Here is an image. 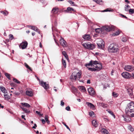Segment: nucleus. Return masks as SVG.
<instances>
[{
  "label": "nucleus",
  "instance_id": "nucleus-60",
  "mask_svg": "<svg viewBox=\"0 0 134 134\" xmlns=\"http://www.w3.org/2000/svg\"><path fill=\"white\" fill-rule=\"evenodd\" d=\"M87 82V83L90 84L91 83L90 80H88Z\"/></svg>",
  "mask_w": 134,
  "mask_h": 134
},
{
  "label": "nucleus",
  "instance_id": "nucleus-18",
  "mask_svg": "<svg viewBox=\"0 0 134 134\" xmlns=\"http://www.w3.org/2000/svg\"><path fill=\"white\" fill-rule=\"evenodd\" d=\"M58 11V8L55 7L53 8L52 9L51 12L52 13L55 14L57 13Z\"/></svg>",
  "mask_w": 134,
  "mask_h": 134
},
{
  "label": "nucleus",
  "instance_id": "nucleus-1",
  "mask_svg": "<svg viewBox=\"0 0 134 134\" xmlns=\"http://www.w3.org/2000/svg\"><path fill=\"white\" fill-rule=\"evenodd\" d=\"M125 111L126 114L129 116L134 117V102H131L127 104Z\"/></svg>",
  "mask_w": 134,
  "mask_h": 134
},
{
  "label": "nucleus",
  "instance_id": "nucleus-11",
  "mask_svg": "<svg viewBox=\"0 0 134 134\" xmlns=\"http://www.w3.org/2000/svg\"><path fill=\"white\" fill-rule=\"evenodd\" d=\"M60 43L61 45L64 47H66L67 43L65 41L64 38H61L59 40Z\"/></svg>",
  "mask_w": 134,
  "mask_h": 134
},
{
  "label": "nucleus",
  "instance_id": "nucleus-2",
  "mask_svg": "<svg viewBox=\"0 0 134 134\" xmlns=\"http://www.w3.org/2000/svg\"><path fill=\"white\" fill-rule=\"evenodd\" d=\"M116 27L112 25L108 26L106 25L102 27L101 29L98 28L95 29V31L96 32L98 33H100V31H105L107 32L110 31H114L116 29Z\"/></svg>",
  "mask_w": 134,
  "mask_h": 134
},
{
  "label": "nucleus",
  "instance_id": "nucleus-45",
  "mask_svg": "<svg viewBox=\"0 0 134 134\" xmlns=\"http://www.w3.org/2000/svg\"><path fill=\"white\" fill-rule=\"evenodd\" d=\"M120 34L119 31H117L115 33H114L113 34V35L115 36V35H119Z\"/></svg>",
  "mask_w": 134,
  "mask_h": 134
},
{
  "label": "nucleus",
  "instance_id": "nucleus-17",
  "mask_svg": "<svg viewBox=\"0 0 134 134\" xmlns=\"http://www.w3.org/2000/svg\"><path fill=\"white\" fill-rule=\"evenodd\" d=\"M92 124L95 127H97L98 125L97 121L95 120H93L92 121Z\"/></svg>",
  "mask_w": 134,
  "mask_h": 134
},
{
  "label": "nucleus",
  "instance_id": "nucleus-53",
  "mask_svg": "<svg viewBox=\"0 0 134 134\" xmlns=\"http://www.w3.org/2000/svg\"><path fill=\"white\" fill-rule=\"evenodd\" d=\"M64 103L63 102V100H61V105L63 106L64 105Z\"/></svg>",
  "mask_w": 134,
  "mask_h": 134
},
{
  "label": "nucleus",
  "instance_id": "nucleus-42",
  "mask_svg": "<svg viewBox=\"0 0 134 134\" xmlns=\"http://www.w3.org/2000/svg\"><path fill=\"white\" fill-rule=\"evenodd\" d=\"M112 95L113 96L115 97H117L118 96V94L114 92H113Z\"/></svg>",
  "mask_w": 134,
  "mask_h": 134
},
{
  "label": "nucleus",
  "instance_id": "nucleus-40",
  "mask_svg": "<svg viewBox=\"0 0 134 134\" xmlns=\"http://www.w3.org/2000/svg\"><path fill=\"white\" fill-rule=\"evenodd\" d=\"M5 76L8 78L10 80V75L8 73H6L5 74Z\"/></svg>",
  "mask_w": 134,
  "mask_h": 134
},
{
  "label": "nucleus",
  "instance_id": "nucleus-35",
  "mask_svg": "<svg viewBox=\"0 0 134 134\" xmlns=\"http://www.w3.org/2000/svg\"><path fill=\"white\" fill-rule=\"evenodd\" d=\"M1 12V13L3 14L4 16H7L8 14V12L7 11L5 12L2 11Z\"/></svg>",
  "mask_w": 134,
  "mask_h": 134
},
{
  "label": "nucleus",
  "instance_id": "nucleus-33",
  "mask_svg": "<svg viewBox=\"0 0 134 134\" xmlns=\"http://www.w3.org/2000/svg\"><path fill=\"white\" fill-rule=\"evenodd\" d=\"M128 129L131 131L132 132L133 131V129L131 125H129L127 127Z\"/></svg>",
  "mask_w": 134,
  "mask_h": 134
},
{
  "label": "nucleus",
  "instance_id": "nucleus-4",
  "mask_svg": "<svg viewBox=\"0 0 134 134\" xmlns=\"http://www.w3.org/2000/svg\"><path fill=\"white\" fill-rule=\"evenodd\" d=\"M81 74L80 71L76 73L73 72L70 77V79L72 80L73 81H75L76 79L79 80L81 78Z\"/></svg>",
  "mask_w": 134,
  "mask_h": 134
},
{
  "label": "nucleus",
  "instance_id": "nucleus-31",
  "mask_svg": "<svg viewBox=\"0 0 134 134\" xmlns=\"http://www.w3.org/2000/svg\"><path fill=\"white\" fill-rule=\"evenodd\" d=\"M123 118H124V120H125V121L127 122H129L131 120L130 118H128V117H124L123 116Z\"/></svg>",
  "mask_w": 134,
  "mask_h": 134
},
{
  "label": "nucleus",
  "instance_id": "nucleus-28",
  "mask_svg": "<svg viewBox=\"0 0 134 134\" xmlns=\"http://www.w3.org/2000/svg\"><path fill=\"white\" fill-rule=\"evenodd\" d=\"M65 11L66 12H68L69 11H73L74 12L75 11V10L74 9H73L72 8L70 7H68L67 8V9Z\"/></svg>",
  "mask_w": 134,
  "mask_h": 134
},
{
  "label": "nucleus",
  "instance_id": "nucleus-29",
  "mask_svg": "<svg viewBox=\"0 0 134 134\" xmlns=\"http://www.w3.org/2000/svg\"><path fill=\"white\" fill-rule=\"evenodd\" d=\"M130 8V7L128 5H126L125 7V10L127 12L129 11Z\"/></svg>",
  "mask_w": 134,
  "mask_h": 134
},
{
  "label": "nucleus",
  "instance_id": "nucleus-3",
  "mask_svg": "<svg viewBox=\"0 0 134 134\" xmlns=\"http://www.w3.org/2000/svg\"><path fill=\"white\" fill-rule=\"evenodd\" d=\"M108 50L109 52L111 53L116 52L119 50L117 46L114 43L110 44L108 47Z\"/></svg>",
  "mask_w": 134,
  "mask_h": 134
},
{
  "label": "nucleus",
  "instance_id": "nucleus-58",
  "mask_svg": "<svg viewBox=\"0 0 134 134\" xmlns=\"http://www.w3.org/2000/svg\"><path fill=\"white\" fill-rule=\"evenodd\" d=\"M34 126H33L32 128L33 129H35L36 128V127H37V125H36V124H34Z\"/></svg>",
  "mask_w": 134,
  "mask_h": 134
},
{
  "label": "nucleus",
  "instance_id": "nucleus-46",
  "mask_svg": "<svg viewBox=\"0 0 134 134\" xmlns=\"http://www.w3.org/2000/svg\"><path fill=\"white\" fill-rule=\"evenodd\" d=\"M94 114V113L92 111L90 112L89 113V115L91 116H92Z\"/></svg>",
  "mask_w": 134,
  "mask_h": 134
},
{
  "label": "nucleus",
  "instance_id": "nucleus-20",
  "mask_svg": "<svg viewBox=\"0 0 134 134\" xmlns=\"http://www.w3.org/2000/svg\"><path fill=\"white\" fill-rule=\"evenodd\" d=\"M26 95L29 96H32L33 95L32 92L31 91L27 90L26 91Z\"/></svg>",
  "mask_w": 134,
  "mask_h": 134
},
{
  "label": "nucleus",
  "instance_id": "nucleus-16",
  "mask_svg": "<svg viewBox=\"0 0 134 134\" xmlns=\"http://www.w3.org/2000/svg\"><path fill=\"white\" fill-rule=\"evenodd\" d=\"M78 88L81 91L84 92L86 91V89L85 87L82 86H81L78 87Z\"/></svg>",
  "mask_w": 134,
  "mask_h": 134
},
{
  "label": "nucleus",
  "instance_id": "nucleus-26",
  "mask_svg": "<svg viewBox=\"0 0 134 134\" xmlns=\"http://www.w3.org/2000/svg\"><path fill=\"white\" fill-rule=\"evenodd\" d=\"M0 89L2 92L4 93H6L7 92V91L4 87H0Z\"/></svg>",
  "mask_w": 134,
  "mask_h": 134
},
{
  "label": "nucleus",
  "instance_id": "nucleus-51",
  "mask_svg": "<svg viewBox=\"0 0 134 134\" xmlns=\"http://www.w3.org/2000/svg\"><path fill=\"white\" fill-rule=\"evenodd\" d=\"M65 109L67 111H69L70 109V108L69 106H68L65 108Z\"/></svg>",
  "mask_w": 134,
  "mask_h": 134
},
{
  "label": "nucleus",
  "instance_id": "nucleus-44",
  "mask_svg": "<svg viewBox=\"0 0 134 134\" xmlns=\"http://www.w3.org/2000/svg\"><path fill=\"white\" fill-rule=\"evenodd\" d=\"M9 36V39L10 40H13V36L12 35L10 34Z\"/></svg>",
  "mask_w": 134,
  "mask_h": 134
},
{
  "label": "nucleus",
  "instance_id": "nucleus-39",
  "mask_svg": "<svg viewBox=\"0 0 134 134\" xmlns=\"http://www.w3.org/2000/svg\"><path fill=\"white\" fill-rule=\"evenodd\" d=\"M107 111H108V112L110 114H111L113 116L114 118H115V116L114 115V114L110 110H109V109L107 110Z\"/></svg>",
  "mask_w": 134,
  "mask_h": 134
},
{
  "label": "nucleus",
  "instance_id": "nucleus-24",
  "mask_svg": "<svg viewBox=\"0 0 134 134\" xmlns=\"http://www.w3.org/2000/svg\"><path fill=\"white\" fill-rule=\"evenodd\" d=\"M21 104L22 105H24L26 107L29 108L30 107V105L29 104L27 103H21Z\"/></svg>",
  "mask_w": 134,
  "mask_h": 134
},
{
  "label": "nucleus",
  "instance_id": "nucleus-55",
  "mask_svg": "<svg viewBox=\"0 0 134 134\" xmlns=\"http://www.w3.org/2000/svg\"><path fill=\"white\" fill-rule=\"evenodd\" d=\"M115 70H112L111 73V75H113V73L114 72Z\"/></svg>",
  "mask_w": 134,
  "mask_h": 134
},
{
  "label": "nucleus",
  "instance_id": "nucleus-61",
  "mask_svg": "<svg viewBox=\"0 0 134 134\" xmlns=\"http://www.w3.org/2000/svg\"><path fill=\"white\" fill-rule=\"evenodd\" d=\"M122 40V41L123 42H126V40L124 38H123Z\"/></svg>",
  "mask_w": 134,
  "mask_h": 134
},
{
  "label": "nucleus",
  "instance_id": "nucleus-50",
  "mask_svg": "<svg viewBox=\"0 0 134 134\" xmlns=\"http://www.w3.org/2000/svg\"><path fill=\"white\" fill-rule=\"evenodd\" d=\"M23 110L26 113H28L29 111H28L27 110V109L26 108H22Z\"/></svg>",
  "mask_w": 134,
  "mask_h": 134
},
{
  "label": "nucleus",
  "instance_id": "nucleus-14",
  "mask_svg": "<svg viewBox=\"0 0 134 134\" xmlns=\"http://www.w3.org/2000/svg\"><path fill=\"white\" fill-rule=\"evenodd\" d=\"M88 91L89 94L91 96L94 95L95 92L94 89L92 87H90L88 89Z\"/></svg>",
  "mask_w": 134,
  "mask_h": 134
},
{
  "label": "nucleus",
  "instance_id": "nucleus-62",
  "mask_svg": "<svg viewBox=\"0 0 134 134\" xmlns=\"http://www.w3.org/2000/svg\"><path fill=\"white\" fill-rule=\"evenodd\" d=\"M122 17H124L126 18H127L125 15L122 14H121V15Z\"/></svg>",
  "mask_w": 134,
  "mask_h": 134
},
{
  "label": "nucleus",
  "instance_id": "nucleus-27",
  "mask_svg": "<svg viewBox=\"0 0 134 134\" xmlns=\"http://www.w3.org/2000/svg\"><path fill=\"white\" fill-rule=\"evenodd\" d=\"M48 118L49 117H48L47 115H46L44 117V119L45 121L48 124H49L50 121L48 120Z\"/></svg>",
  "mask_w": 134,
  "mask_h": 134
},
{
  "label": "nucleus",
  "instance_id": "nucleus-34",
  "mask_svg": "<svg viewBox=\"0 0 134 134\" xmlns=\"http://www.w3.org/2000/svg\"><path fill=\"white\" fill-rule=\"evenodd\" d=\"M62 63L64 67L66 68V63L65 60L63 59H62Z\"/></svg>",
  "mask_w": 134,
  "mask_h": 134
},
{
  "label": "nucleus",
  "instance_id": "nucleus-22",
  "mask_svg": "<svg viewBox=\"0 0 134 134\" xmlns=\"http://www.w3.org/2000/svg\"><path fill=\"white\" fill-rule=\"evenodd\" d=\"M127 92L131 96L132 94V90L131 89L129 88L127 89Z\"/></svg>",
  "mask_w": 134,
  "mask_h": 134
},
{
  "label": "nucleus",
  "instance_id": "nucleus-32",
  "mask_svg": "<svg viewBox=\"0 0 134 134\" xmlns=\"http://www.w3.org/2000/svg\"><path fill=\"white\" fill-rule=\"evenodd\" d=\"M71 90L73 92V93L76 92L77 91L76 88L74 86L72 87L71 88Z\"/></svg>",
  "mask_w": 134,
  "mask_h": 134
},
{
  "label": "nucleus",
  "instance_id": "nucleus-56",
  "mask_svg": "<svg viewBox=\"0 0 134 134\" xmlns=\"http://www.w3.org/2000/svg\"><path fill=\"white\" fill-rule=\"evenodd\" d=\"M43 124H44L45 123V121L44 119H42L41 120Z\"/></svg>",
  "mask_w": 134,
  "mask_h": 134
},
{
  "label": "nucleus",
  "instance_id": "nucleus-38",
  "mask_svg": "<svg viewBox=\"0 0 134 134\" xmlns=\"http://www.w3.org/2000/svg\"><path fill=\"white\" fill-rule=\"evenodd\" d=\"M129 11L130 14H133L134 13V9H129Z\"/></svg>",
  "mask_w": 134,
  "mask_h": 134
},
{
  "label": "nucleus",
  "instance_id": "nucleus-7",
  "mask_svg": "<svg viewBox=\"0 0 134 134\" xmlns=\"http://www.w3.org/2000/svg\"><path fill=\"white\" fill-rule=\"evenodd\" d=\"M98 48L103 49L104 47V41L101 39H99L97 43Z\"/></svg>",
  "mask_w": 134,
  "mask_h": 134
},
{
  "label": "nucleus",
  "instance_id": "nucleus-30",
  "mask_svg": "<svg viewBox=\"0 0 134 134\" xmlns=\"http://www.w3.org/2000/svg\"><path fill=\"white\" fill-rule=\"evenodd\" d=\"M113 10L111 9L110 8H107L104 10H103L102 12H113Z\"/></svg>",
  "mask_w": 134,
  "mask_h": 134
},
{
  "label": "nucleus",
  "instance_id": "nucleus-5",
  "mask_svg": "<svg viewBox=\"0 0 134 134\" xmlns=\"http://www.w3.org/2000/svg\"><path fill=\"white\" fill-rule=\"evenodd\" d=\"M98 65H102L100 63H99V62L97 61H93L91 60L90 62L88 64H86V66L87 67V66H93L95 67H98Z\"/></svg>",
  "mask_w": 134,
  "mask_h": 134
},
{
  "label": "nucleus",
  "instance_id": "nucleus-64",
  "mask_svg": "<svg viewBox=\"0 0 134 134\" xmlns=\"http://www.w3.org/2000/svg\"><path fill=\"white\" fill-rule=\"evenodd\" d=\"M132 77L133 78H134V72H133V73H132Z\"/></svg>",
  "mask_w": 134,
  "mask_h": 134
},
{
  "label": "nucleus",
  "instance_id": "nucleus-23",
  "mask_svg": "<svg viewBox=\"0 0 134 134\" xmlns=\"http://www.w3.org/2000/svg\"><path fill=\"white\" fill-rule=\"evenodd\" d=\"M98 103L99 104L100 106H102L104 108H106L107 106V105L106 104H105L103 103Z\"/></svg>",
  "mask_w": 134,
  "mask_h": 134
},
{
  "label": "nucleus",
  "instance_id": "nucleus-19",
  "mask_svg": "<svg viewBox=\"0 0 134 134\" xmlns=\"http://www.w3.org/2000/svg\"><path fill=\"white\" fill-rule=\"evenodd\" d=\"M83 38L86 40H89L90 38L89 35H85L83 36Z\"/></svg>",
  "mask_w": 134,
  "mask_h": 134
},
{
  "label": "nucleus",
  "instance_id": "nucleus-43",
  "mask_svg": "<svg viewBox=\"0 0 134 134\" xmlns=\"http://www.w3.org/2000/svg\"><path fill=\"white\" fill-rule=\"evenodd\" d=\"M13 81L17 83H20V82L19 81L13 78Z\"/></svg>",
  "mask_w": 134,
  "mask_h": 134
},
{
  "label": "nucleus",
  "instance_id": "nucleus-52",
  "mask_svg": "<svg viewBox=\"0 0 134 134\" xmlns=\"http://www.w3.org/2000/svg\"><path fill=\"white\" fill-rule=\"evenodd\" d=\"M14 94L16 96H19L20 94V93L19 92H15L14 93Z\"/></svg>",
  "mask_w": 134,
  "mask_h": 134
},
{
  "label": "nucleus",
  "instance_id": "nucleus-36",
  "mask_svg": "<svg viewBox=\"0 0 134 134\" xmlns=\"http://www.w3.org/2000/svg\"><path fill=\"white\" fill-rule=\"evenodd\" d=\"M31 29L33 30L36 31H37L38 30V28L34 26L31 27Z\"/></svg>",
  "mask_w": 134,
  "mask_h": 134
},
{
  "label": "nucleus",
  "instance_id": "nucleus-63",
  "mask_svg": "<svg viewBox=\"0 0 134 134\" xmlns=\"http://www.w3.org/2000/svg\"><path fill=\"white\" fill-rule=\"evenodd\" d=\"M125 2L127 3H130V2L128 1V0H125Z\"/></svg>",
  "mask_w": 134,
  "mask_h": 134
},
{
  "label": "nucleus",
  "instance_id": "nucleus-47",
  "mask_svg": "<svg viewBox=\"0 0 134 134\" xmlns=\"http://www.w3.org/2000/svg\"><path fill=\"white\" fill-rule=\"evenodd\" d=\"M36 113L39 115L40 116H42L43 115L42 114H40V113L39 111H36Z\"/></svg>",
  "mask_w": 134,
  "mask_h": 134
},
{
  "label": "nucleus",
  "instance_id": "nucleus-48",
  "mask_svg": "<svg viewBox=\"0 0 134 134\" xmlns=\"http://www.w3.org/2000/svg\"><path fill=\"white\" fill-rule=\"evenodd\" d=\"M62 123L64 125V126L66 127V128L68 129L70 131V129L69 127L67 125L65 124L64 122H63Z\"/></svg>",
  "mask_w": 134,
  "mask_h": 134
},
{
  "label": "nucleus",
  "instance_id": "nucleus-54",
  "mask_svg": "<svg viewBox=\"0 0 134 134\" xmlns=\"http://www.w3.org/2000/svg\"><path fill=\"white\" fill-rule=\"evenodd\" d=\"M64 56L67 55L66 52L65 51H63L62 52Z\"/></svg>",
  "mask_w": 134,
  "mask_h": 134
},
{
  "label": "nucleus",
  "instance_id": "nucleus-25",
  "mask_svg": "<svg viewBox=\"0 0 134 134\" xmlns=\"http://www.w3.org/2000/svg\"><path fill=\"white\" fill-rule=\"evenodd\" d=\"M93 1L95 2L96 3L99 4H102L103 3L102 0H93Z\"/></svg>",
  "mask_w": 134,
  "mask_h": 134
},
{
  "label": "nucleus",
  "instance_id": "nucleus-41",
  "mask_svg": "<svg viewBox=\"0 0 134 134\" xmlns=\"http://www.w3.org/2000/svg\"><path fill=\"white\" fill-rule=\"evenodd\" d=\"M24 65L28 69H29L30 70H31V69L28 66V65L26 63H24Z\"/></svg>",
  "mask_w": 134,
  "mask_h": 134
},
{
  "label": "nucleus",
  "instance_id": "nucleus-9",
  "mask_svg": "<svg viewBox=\"0 0 134 134\" xmlns=\"http://www.w3.org/2000/svg\"><path fill=\"white\" fill-rule=\"evenodd\" d=\"M98 67H95L94 68H88V69L91 71H98L100 70L102 68V65H98Z\"/></svg>",
  "mask_w": 134,
  "mask_h": 134
},
{
  "label": "nucleus",
  "instance_id": "nucleus-57",
  "mask_svg": "<svg viewBox=\"0 0 134 134\" xmlns=\"http://www.w3.org/2000/svg\"><path fill=\"white\" fill-rule=\"evenodd\" d=\"M25 115H21V118H22L24 119L25 120H26V119L25 118Z\"/></svg>",
  "mask_w": 134,
  "mask_h": 134
},
{
  "label": "nucleus",
  "instance_id": "nucleus-59",
  "mask_svg": "<svg viewBox=\"0 0 134 134\" xmlns=\"http://www.w3.org/2000/svg\"><path fill=\"white\" fill-rule=\"evenodd\" d=\"M64 56L65 57V58L67 59V60H68L69 59H68V56L67 55V54L66 55Z\"/></svg>",
  "mask_w": 134,
  "mask_h": 134
},
{
  "label": "nucleus",
  "instance_id": "nucleus-37",
  "mask_svg": "<svg viewBox=\"0 0 134 134\" xmlns=\"http://www.w3.org/2000/svg\"><path fill=\"white\" fill-rule=\"evenodd\" d=\"M4 96L6 100H8L10 99L9 96L7 94H4Z\"/></svg>",
  "mask_w": 134,
  "mask_h": 134
},
{
  "label": "nucleus",
  "instance_id": "nucleus-15",
  "mask_svg": "<svg viewBox=\"0 0 134 134\" xmlns=\"http://www.w3.org/2000/svg\"><path fill=\"white\" fill-rule=\"evenodd\" d=\"M86 104L88 107H90V108L94 109L95 107L93 104L88 102H86Z\"/></svg>",
  "mask_w": 134,
  "mask_h": 134
},
{
  "label": "nucleus",
  "instance_id": "nucleus-10",
  "mask_svg": "<svg viewBox=\"0 0 134 134\" xmlns=\"http://www.w3.org/2000/svg\"><path fill=\"white\" fill-rule=\"evenodd\" d=\"M124 69L128 71H131L134 70V67L132 65H127L125 66Z\"/></svg>",
  "mask_w": 134,
  "mask_h": 134
},
{
  "label": "nucleus",
  "instance_id": "nucleus-49",
  "mask_svg": "<svg viewBox=\"0 0 134 134\" xmlns=\"http://www.w3.org/2000/svg\"><path fill=\"white\" fill-rule=\"evenodd\" d=\"M69 3H70V4H71L73 6H75V5L74 4V2L72 1H69Z\"/></svg>",
  "mask_w": 134,
  "mask_h": 134
},
{
  "label": "nucleus",
  "instance_id": "nucleus-6",
  "mask_svg": "<svg viewBox=\"0 0 134 134\" xmlns=\"http://www.w3.org/2000/svg\"><path fill=\"white\" fill-rule=\"evenodd\" d=\"M82 45L85 48L90 49H93L95 47V46L93 44L90 43H83Z\"/></svg>",
  "mask_w": 134,
  "mask_h": 134
},
{
  "label": "nucleus",
  "instance_id": "nucleus-8",
  "mask_svg": "<svg viewBox=\"0 0 134 134\" xmlns=\"http://www.w3.org/2000/svg\"><path fill=\"white\" fill-rule=\"evenodd\" d=\"M38 80L39 81V83L40 85L43 87L45 89L47 90L48 89L49 87L48 84H47L45 82H44L42 81H40L39 79H38Z\"/></svg>",
  "mask_w": 134,
  "mask_h": 134
},
{
  "label": "nucleus",
  "instance_id": "nucleus-13",
  "mask_svg": "<svg viewBox=\"0 0 134 134\" xmlns=\"http://www.w3.org/2000/svg\"><path fill=\"white\" fill-rule=\"evenodd\" d=\"M28 43L26 41L23 42L21 43L20 46V47L22 49L26 48L27 46Z\"/></svg>",
  "mask_w": 134,
  "mask_h": 134
},
{
  "label": "nucleus",
  "instance_id": "nucleus-12",
  "mask_svg": "<svg viewBox=\"0 0 134 134\" xmlns=\"http://www.w3.org/2000/svg\"><path fill=\"white\" fill-rule=\"evenodd\" d=\"M121 75L123 77L127 79L130 78L131 76L130 74L127 72H123Z\"/></svg>",
  "mask_w": 134,
  "mask_h": 134
},
{
  "label": "nucleus",
  "instance_id": "nucleus-21",
  "mask_svg": "<svg viewBox=\"0 0 134 134\" xmlns=\"http://www.w3.org/2000/svg\"><path fill=\"white\" fill-rule=\"evenodd\" d=\"M101 131L102 134H109L108 131L105 129H102Z\"/></svg>",
  "mask_w": 134,
  "mask_h": 134
}]
</instances>
